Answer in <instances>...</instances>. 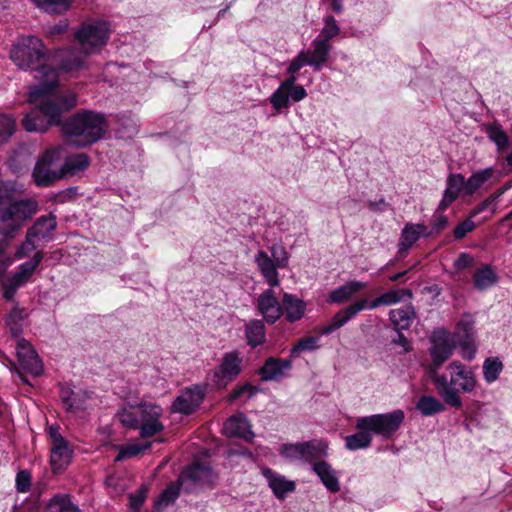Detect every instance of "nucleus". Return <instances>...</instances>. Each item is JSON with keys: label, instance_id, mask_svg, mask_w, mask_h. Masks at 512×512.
<instances>
[{"label": "nucleus", "instance_id": "obj_61", "mask_svg": "<svg viewBox=\"0 0 512 512\" xmlns=\"http://www.w3.org/2000/svg\"><path fill=\"white\" fill-rule=\"evenodd\" d=\"M77 195H78V188L76 186H70L66 189H63V190L57 192L53 196V200L56 203L62 204V203H65V202L75 199Z\"/></svg>", "mask_w": 512, "mask_h": 512}, {"label": "nucleus", "instance_id": "obj_51", "mask_svg": "<svg viewBox=\"0 0 512 512\" xmlns=\"http://www.w3.org/2000/svg\"><path fill=\"white\" fill-rule=\"evenodd\" d=\"M138 408L141 411L143 422L159 419V417L162 415V408L157 404L140 402L138 404Z\"/></svg>", "mask_w": 512, "mask_h": 512}, {"label": "nucleus", "instance_id": "obj_3", "mask_svg": "<svg viewBox=\"0 0 512 512\" xmlns=\"http://www.w3.org/2000/svg\"><path fill=\"white\" fill-rule=\"evenodd\" d=\"M108 128V120L104 113L83 109L64 121L62 132L71 145L85 148L103 139Z\"/></svg>", "mask_w": 512, "mask_h": 512}, {"label": "nucleus", "instance_id": "obj_5", "mask_svg": "<svg viewBox=\"0 0 512 512\" xmlns=\"http://www.w3.org/2000/svg\"><path fill=\"white\" fill-rule=\"evenodd\" d=\"M404 419L403 410L397 409L388 413L360 417L356 421V428L370 430L383 438H390L400 428Z\"/></svg>", "mask_w": 512, "mask_h": 512}, {"label": "nucleus", "instance_id": "obj_62", "mask_svg": "<svg viewBox=\"0 0 512 512\" xmlns=\"http://www.w3.org/2000/svg\"><path fill=\"white\" fill-rule=\"evenodd\" d=\"M435 213H437L435 211ZM448 225V217L446 215H433L431 221L430 233H434L435 235L440 234Z\"/></svg>", "mask_w": 512, "mask_h": 512}, {"label": "nucleus", "instance_id": "obj_53", "mask_svg": "<svg viewBox=\"0 0 512 512\" xmlns=\"http://www.w3.org/2000/svg\"><path fill=\"white\" fill-rule=\"evenodd\" d=\"M140 435L143 438L152 437L164 429V425L158 420L144 421L141 425L139 424Z\"/></svg>", "mask_w": 512, "mask_h": 512}, {"label": "nucleus", "instance_id": "obj_52", "mask_svg": "<svg viewBox=\"0 0 512 512\" xmlns=\"http://www.w3.org/2000/svg\"><path fill=\"white\" fill-rule=\"evenodd\" d=\"M14 131L15 121L9 116H0V146L8 141Z\"/></svg>", "mask_w": 512, "mask_h": 512}, {"label": "nucleus", "instance_id": "obj_41", "mask_svg": "<svg viewBox=\"0 0 512 512\" xmlns=\"http://www.w3.org/2000/svg\"><path fill=\"white\" fill-rule=\"evenodd\" d=\"M371 442L372 436L370 430H359L345 437V447L350 451L368 448Z\"/></svg>", "mask_w": 512, "mask_h": 512}, {"label": "nucleus", "instance_id": "obj_28", "mask_svg": "<svg viewBox=\"0 0 512 512\" xmlns=\"http://www.w3.org/2000/svg\"><path fill=\"white\" fill-rule=\"evenodd\" d=\"M413 297V293L410 289L402 288V289H393L389 290L374 300H372L368 304L369 309H375L384 305H393L403 301L405 298L411 299Z\"/></svg>", "mask_w": 512, "mask_h": 512}, {"label": "nucleus", "instance_id": "obj_12", "mask_svg": "<svg viewBox=\"0 0 512 512\" xmlns=\"http://www.w3.org/2000/svg\"><path fill=\"white\" fill-rule=\"evenodd\" d=\"M17 357L20 368L25 372L36 377L43 373V364L37 352L24 339L17 344Z\"/></svg>", "mask_w": 512, "mask_h": 512}, {"label": "nucleus", "instance_id": "obj_45", "mask_svg": "<svg viewBox=\"0 0 512 512\" xmlns=\"http://www.w3.org/2000/svg\"><path fill=\"white\" fill-rule=\"evenodd\" d=\"M420 236L417 231L416 224L407 223L401 231L399 250L401 253L407 251L419 240Z\"/></svg>", "mask_w": 512, "mask_h": 512}, {"label": "nucleus", "instance_id": "obj_44", "mask_svg": "<svg viewBox=\"0 0 512 512\" xmlns=\"http://www.w3.org/2000/svg\"><path fill=\"white\" fill-rule=\"evenodd\" d=\"M44 254L42 251L36 252L33 257L19 265L15 272L17 277L21 278L25 283L29 281L36 268L41 263Z\"/></svg>", "mask_w": 512, "mask_h": 512}, {"label": "nucleus", "instance_id": "obj_8", "mask_svg": "<svg viewBox=\"0 0 512 512\" xmlns=\"http://www.w3.org/2000/svg\"><path fill=\"white\" fill-rule=\"evenodd\" d=\"M59 150H47L41 159L35 164L32 177L39 187H48L56 180L62 179L63 171L52 169V165L58 160Z\"/></svg>", "mask_w": 512, "mask_h": 512}, {"label": "nucleus", "instance_id": "obj_64", "mask_svg": "<svg viewBox=\"0 0 512 512\" xmlns=\"http://www.w3.org/2000/svg\"><path fill=\"white\" fill-rule=\"evenodd\" d=\"M286 92L289 95V101L291 100L293 102H300L307 96V92L302 85H297Z\"/></svg>", "mask_w": 512, "mask_h": 512}, {"label": "nucleus", "instance_id": "obj_19", "mask_svg": "<svg viewBox=\"0 0 512 512\" xmlns=\"http://www.w3.org/2000/svg\"><path fill=\"white\" fill-rule=\"evenodd\" d=\"M289 448L297 451L301 458L308 462L320 461L328 455V444L320 439L296 443L295 446H289Z\"/></svg>", "mask_w": 512, "mask_h": 512}, {"label": "nucleus", "instance_id": "obj_54", "mask_svg": "<svg viewBox=\"0 0 512 512\" xmlns=\"http://www.w3.org/2000/svg\"><path fill=\"white\" fill-rule=\"evenodd\" d=\"M269 101L274 109L281 111L289 105V95L284 89L278 87L270 96Z\"/></svg>", "mask_w": 512, "mask_h": 512}, {"label": "nucleus", "instance_id": "obj_22", "mask_svg": "<svg viewBox=\"0 0 512 512\" xmlns=\"http://www.w3.org/2000/svg\"><path fill=\"white\" fill-rule=\"evenodd\" d=\"M262 474L278 499H284L287 493L293 492L296 488L293 481L287 480L284 476L275 473L270 468H263Z\"/></svg>", "mask_w": 512, "mask_h": 512}, {"label": "nucleus", "instance_id": "obj_40", "mask_svg": "<svg viewBox=\"0 0 512 512\" xmlns=\"http://www.w3.org/2000/svg\"><path fill=\"white\" fill-rule=\"evenodd\" d=\"M494 168L488 167L475 171L465 180L466 196L474 194L484 183H486L493 175Z\"/></svg>", "mask_w": 512, "mask_h": 512}, {"label": "nucleus", "instance_id": "obj_37", "mask_svg": "<svg viewBox=\"0 0 512 512\" xmlns=\"http://www.w3.org/2000/svg\"><path fill=\"white\" fill-rule=\"evenodd\" d=\"M45 512H80V509L71 502L68 494H57L47 503Z\"/></svg>", "mask_w": 512, "mask_h": 512}, {"label": "nucleus", "instance_id": "obj_33", "mask_svg": "<svg viewBox=\"0 0 512 512\" xmlns=\"http://www.w3.org/2000/svg\"><path fill=\"white\" fill-rule=\"evenodd\" d=\"M181 486L179 480L169 484L155 499V512H162L168 505L173 504L180 495Z\"/></svg>", "mask_w": 512, "mask_h": 512}, {"label": "nucleus", "instance_id": "obj_35", "mask_svg": "<svg viewBox=\"0 0 512 512\" xmlns=\"http://www.w3.org/2000/svg\"><path fill=\"white\" fill-rule=\"evenodd\" d=\"M364 287L365 284L359 281L347 282L345 285L332 290L329 294L328 301L330 303H343Z\"/></svg>", "mask_w": 512, "mask_h": 512}, {"label": "nucleus", "instance_id": "obj_30", "mask_svg": "<svg viewBox=\"0 0 512 512\" xmlns=\"http://www.w3.org/2000/svg\"><path fill=\"white\" fill-rule=\"evenodd\" d=\"M57 227L56 217L53 214L43 215L37 218L27 230L30 237L48 238Z\"/></svg>", "mask_w": 512, "mask_h": 512}, {"label": "nucleus", "instance_id": "obj_25", "mask_svg": "<svg viewBox=\"0 0 512 512\" xmlns=\"http://www.w3.org/2000/svg\"><path fill=\"white\" fill-rule=\"evenodd\" d=\"M313 49L305 51L308 54V61L314 71H320L323 65L326 63L331 50V45L326 40H320L316 38L312 42Z\"/></svg>", "mask_w": 512, "mask_h": 512}, {"label": "nucleus", "instance_id": "obj_32", "mask_svg": "<svg viewBox=\"0 0 512 512\" xmlns=\"http://www.w3.org/2000/svg\"><path fill=\"white\" fill-rule=\"evenodd\" d=\"M497 282L498 275L489 264L477 269L473 276V284L478 291H485Z\"/></svg>", "mask_w": 512, "mask_h": 512}, {"label": "nucleus", "instance_id": "obj_13", "mask_svg": "<svg viewBox=\"0 0 512 512\" xmlns=\"http://www.w3.org/2000/svg\"><path fill=\"white\" fill-rule=\"evenodd\" d=\"M224 434L229 438H239L251 443L255 437L251 425L244 413L230 416L223 426Z\"/></svg>", "mask_w": 512, "mask_h": 512}, {"label": "nucleus", "instance_id": "obj_24", "mask_svg": "<svg viewBox=\"0 0 512 512\" xmlns=\"http://www.w3.org/2000/svg\"><path fill=\"white\" fill-rule=\"evenodd\" d=\"M255 263L270 287L279 285L277 265L265 251L260 250L257 252L255 256Z\"/></svg>", "mask_w": 512, "mask_h": 512}, {"label": "nucleus", "instance_id": "obj_7", "mask_svg": "<svg viewBox=\"0 0 512 512\" xmlns=\"http://www.w3.org/2000/svg\"><path fill=\"white\" fill-rule=\"evenodd\" d=\"M48 433L52 444L50 455L51 468L54 474H59L69 465L73 452L68 442L59 433L57 426H50Z\"/></svg>", "mask_w": 512, "mask_h": 512}, {"label": "nucleus", "instance_id": "obj_47", "mask_svg": "<svg viewBox=\"0 0 512 512\" xmlns=\"http://www.w3.org/2000/svg\"><path fill=\"white\" fill-rule=\"evenodd\" d=\"M151 447V443H132L125 446H121L117 456L115 457V462H120L128 458H132L140 455L144 451L148 450Z\"/></svg>", "mask_w": 512, "mask_h": 512}, {"label": "nucleus", "instance_id": "obj_23", "mask_svg": "<svg viewBox=\"0 0 512 512\" xmlns=\"http://www.w3.org/2000/svg\"><path fill=\"white\" fill-rule=\"evenodd\" d=\"M306 302L294 294L284 293L282 298L283 313L286 320L294 323L303 318L306 310Z\"/></svg>", "mask_w": 512, "mask_h": 512}, {"label": "nucleus", "instance_id": "obj_49", "mask_svg": "<svg viewBox=\"0 0 512 512\" xmlns=\"http://www.w3.org/2000/svg\"><path fill=\"white\" fill-rule=\"evenodd\" d=\"M339 33L340 27L338 26L335 18L329 15L324 18V27L322 28L318 38L320 40H326V42L329 43V41L339 35Z\"/></svg>", "mask_w": 512, "mask_h": 512}, {"label": "nucleus", "instance_id": "obj_57", "mask_svg": "<svg viewBox=\"0 0 512 512\" xmlns=\"http://www.w3.org/2000/svg\"><path fill=\"white\" fill-rule=\"evenodd\" d=\"M475 223L470 219H466L455 226L453 235L456 240H462L465 236L475 229Z\"/></svg>", "mask_w": 512, "mask_h": 512}, {"label": "nucleus", "instance_id": "obj_60", "mask_svg": "<svg viewBox=\"0 0 512 512\" xmlns=\"http://www.w3.org/2000/svg\"><path fill=\"white\" fill-rule=\"evenodd\" d=\"M35 237H30L29 233H26L24 242L21 243V245L18 246L15 256L18 259L24 258L27 256L30 252L36 249V245L34 243Z\"/></svg>", "mask_w": 512, "mask_h": 512}, {"label": "nucleus", "instance_id": "obj_4", "mask_svg": "<svg viewBox=\"0 0 512 512\" xmlns=\"http://www.w3.org/2000/svg\"><path fill=\"white\" fill-rule=\"evenodd\" d=\"M74 37L85 55L100 51L110 37V25L105 20H87L75 30Z\"/></svg>", "mask_w": 512, "mask_h": 512}, {"label": "nucleus", "instance_id": "obj_42", "mask_svg": "<svg viewBox=\"0 0 512 512\" xmlns=\"http://www.w3.org/2000/svg\"><path fill=\"white\" fill-rule=\"evenodd\" d=\"M453 353V346L446 340L433 345L430 348V355L435 368H439L446 362Z\"/></svg>", "mask_w": 512, "mask_h": 512}, {"label": "nucleus", "instance_id": "obj_38", "mask_svg": "<svg viewBox=\"0 0 512 512\" xmlns=\"http://www.w3.org/2000/svg\"><path fill=\"white\" fill-rule=\"evenodd\" d=\"M416 409L422 416L428 417L443 412L445 406L436 397L423 395L418 399Z\"/></svg>", "mask_w": 512, "mask_h": 512}, {"label": "nucleus", "instance_id": "obj_6", "mask_svg": "<svg viewBox=\"0 0 512 512\" xmlns=\"http://www.w3.org/2000/svg\"><path fill=\"white\" fill-rule=\"evenodd\" d=\"M242 372V358L239 351L232 350L222 356L220 365L213 370L211 381L217 389H223Z\"/></svg>", "mask_w": 512, "mask_h": 512}, {"label": "nucleus", "instance_id": "obj_1", "mask_svg": "<svg viewBox=\"0 0 512 512\" xmlns=\"http://www.w3.org/2000/svg\"><path fill=\"white\" fill-rule=\"evenodd\" d=\"M48 52L43 41L35 35L18 37L10 50V58L23 71H35L37 84L29 91V101L36 102L54 91L58 85L57 70L44 62Z\"/></svg>", "mask_w": 512, "mask_h": 512}, {"label": "nucleus", "instance_id": "obj_46", "mask_svg": "<svg viewBox=\"0 0 512 512\" xmlns=\"http://www.w3.org/2000/svg\"><path fill=\"white\" fill-rule=\"evenodd\" d=\"M503 370V364L497 357H489L483 363V376L487 383L496 381Z\"/></svg>", "mask_w": 512, "mask_h": 512}, {"label": "nucleus", "instance_id": "obj_56", "mask_svg": "<svg viewBox=\"0 0 512 512\" xmlns=\"http://www.w3.org/2000/svg\"><path fill=\"white\" fill-rule=\"evenodd\" d=\"M117 415H118L119 421L124 426L131 428V429L139 428V420H138L137 415L134 412H132L126 408H122L118 411Z\"/></svg>", "mask_w": 512, "mask_h": 512}, {"label": "nucleus", "instance_id": "obj_59", "mask_svg": "<svg viewBox=\"0 0 512 512\" xmlns=\"http://www.w3.org/2000/svg\"><path fill=\"white\" fill-rule=\"evenodd\" d=\"M31 485V475L27 470H21L16 474L15 486L20 493L27 492Z\"/></svg>", "mask_w": 512, "mask_h": 512}, {"label": "nucleus", "instance_id": "obj_20", "mask_svg": "<svg viewBox=\"0 0 512 512\" xmlns=\"http://www.w3.org/2000/svg\"><path fill=\"white\" fill-rule=\"evenodd\" d=\"M312 471L318 476L323 486L331 493L341 489L337 471L326 461L313 462Z\"/></svg>", "mask_w": 512, "mask_h": 512}, {"label": "nucleus", "instance_id": "obj_29", "mask_svg": "<svg viewBox=\"0 0 512 512\" xmlns=\"http://www.w3.org/2000/svg\"><path fill=\"white\" fill-rule=\"evenodd\" d=\"M245 337L247 344L256 348L266 341L265 324L263 320L253 319L245 324Z\"/></svg>", "mask_w": 512, "mask_h": 512}, {"label": "nucleus", "instance_id": "obj_15", "mask_svg": "<svg viewBox=\"0 0 512 512\" xmlns=\"http://www.w3.org/2000/svg\"><path fill=\"white\" fill-rule=\"evenodd\" d=\"M291 368L292 360L290 358L269 357L257 370V374L260 376L261 382L278 381Z\"/></svg>", "mask_w": 512, "mask_h": 512}, {"label": "nucleus", "instance_id": "obj_58", "mask_svg": "<svg viewBox=\"0 0 512 512\" xmlns=\"http://www.w3.org/2000/svg\"><path fill=\"white\" fill-rule=\"evenodd\" d=\"M305 65L310 66L308 61V54L305 51H301L289 64L287 68V74H296Z\"/></svg>", "mask_w": 512, "mask_h": 512}, {"label": "nucleus", "instance_id": "obj_34", "mask_svg": "<svg viewBox=\"0 0 512 512\" xmlns=\"http://www.w3.org/2000/svg\"><path fill=\"white\" fill-rule=\"evenodd\" d=\"M90 159L85 153H76L66 157L63 165L60 167L63 171V177L67 175H75L79 171L88 168Z\"/></svg>", "mask_w": 512, "mask_h": 512}, {"label": "nucleus", "instance_id": "obj_18", "mask_svg": "<svg viewBox=\"0 0 512 512\" xmlns=\"http://www.w3.org/2000/svg\"><path fill=\"white\" fill-rule=\"evenodd\" d=\"M451 371V382L465 393H471L476 387V379L472 370L466 369L459 361L451 362L448 367Z\"/></svg>", "mask_w": 512, "mask_h": 512}, {"label": "nucleus", "instance_id": "obj_21", "mask_svg": "<svg viewBox=\"0 0 512 512\" xmlns=\"http://www.w3.org/2000/svg\"><path fill=\"white\" fill-rule=\"evenodd\" d=\"M212 478V468L202 463L196 462L193 465L185 468L179 476L178 480L181 485H183V483L186 481L192 483L193 485H204L210 483Z\"/></svg>", "mask_w": 512, "mask_h": 512}, {"label": "nucleus", "instance_id": "obj_36", "mask_svg": "<svg viewBox=\"0 0 512 512\" xmlns=\"http://www.w3.org/2000/svg\"><path fill=\"white\" fill-rule=\"evenodd\" d=\"M474 324L475 321L470 314H465L458 322V345L460 347H469L474 341Z\"/></svg>", "mask_w": 512, "mask_h": 512}, {"label": "nucleus", "instance_id": "obj_39", "mask_svg": "<svg viewBox=\"0 0 512 512\" xmlns=\"http://www.w3.org/2000/svg\"><path fill=\"white\" fill-rule=\"evenodd\" d=\"M43 13L54 15L62 14L71 7V0H31Z\"/></svg>", "mask_w": 512, "mask_h": 512}, {"label": "nucleus", "instance_id": "obj_27", "mask_svg": "<svg viewBox=\"0 0 512 512\" xmlns=\"http://www.w3.org/2000/svg\"><path fill=\"white\" fill-rule=\"evenodd\" d=\"M416 317L415 308L410 304L406 307L392 309L389 312V320L396 331L408 329Z\"/></svg>", "mask_w": 512, "mask_h": 512}, {"label": "nucleus", "instance_id": "obj_55", "mask_svg": "<svg viewBox=\"0 0 512 512\" xmlns=\"http://www.w3.org/2000/svg\"><path fill=\"white\" fill-rule=\"evenodd\" d=\"M270 252L273 257L274 263L277 267L285 268L288 265V253L286 249L280 244H274L270 247Z\"/></svg>", "mask_w": 512, "mask_h": 512}, {"label": "nucleus", "instance_id": "obj_11", "mask_svg": "<svg viewBox=\"0 0 512 512\" xmlns=\"http://www.w3.org/2000/svg\"><path fill=\"white\" fill-rule=\"evenodd\" d=\"M257 310L263 316V321L268 324L276 323L283 315L282 303L270 288L262 292L257 298Z\"/></svg>", "mask_w": 512, "mask_h": 512}, {"label": "nucleus", "instance_id": "obj_63", "mask_svg": "<svg viewBox=\"0 0 512 512\" xmlns=\"http://www.w3.org/2000/svg\"><path fill=\"white\" fill-rule=\"evenodd\" d=\"M473 262L474 258L470 254L463 252L458 256V258L455 259L454 268L458 271L464 270L470 267Z\"/></svg>", "mask_w": 512, "mask_h": 512}, {"label": "nucleus", "instance_id": "obj_16", "mask_svg": "<svg viewBox=\"0 0 512 512\" xmlns=\"http://www.w3.org/2000/svg\"><path fill=\"white\" fill-rule=\"evenodd\" d=\"M366 305V300H360L340 310L328 321L326 325H323L320 328V333L323 335L332 334L334 331L343 327L360 311H362L366 307Z\"/></svg>", "mask_w": 512, "mask_h": 512}, {"label": "nucleus", "instance_id": "obj_17", "mask_svg": "<svg viewBox=\"0 0 512 512\" xmlns=\"http://www.w3.org/2000/svg\"><path fill=\"white\" fill-rule=\"evenodd\" d=\"M430 378L434 383L439 395L444 402L456 409L462 408V400L459 396V390L455 388L454 383L448 381L446 375H439L435 370L430 373Z\"/></svg>", "mask_w": 512, "mask_h": 512}, {"label": "nucleus", "instance_id": "obj_50", "mask_svg": "<svg viewBox=\"0 0 512 512\" xmlns=\"http://www.w3.org/2000/svg\"><path fill=\"white\" fill-rule=\"evenodd\" d=\"M260 391V388L246 382L242 385L236 386L229 394L227 401L233 403L235 400L240 398L242 395L247 394V398L251 399L256 393Z\"/></svg>", "mask_w": 512, "mask_h": 512}, {"label": "nucleus", "instance_id": "obj_26", "mask_svg": "<svg viewBox=\"0 0 512 512\" xmlns=\"http://www.w3.org/2000/svg\"><path fill=\"white\" fill-rule=\"evenodd\" d=\"M23 128L30 133H44L51 125L36 105L22 119Z\"/></svg>", "mask_w": 512, "mask_h": 512}, {"label": "nucleus", "instance_id": "obj_10", "mask_svg": "<svg viewBox=\"0 0 512 512\" xmlns=\"http://www.w3.org/2000/svg\"><path fill=\"white\" fill-rule=\"evenodd\" d=\"M207 391L206 384H194L186 387L172 403L171 410L182 415H191L202 404Z\"/></svg>", "mask_w": 512, "mask_h": 512}, {"label": "nucleus", "instance_id": "obj_9", "mask_svg": "<svg viewBox=\"0 0 512 512\" xmlns=\"http://www.w3.org/2000/svg\"><path fill=\"white\" fill-rule=\"evenodd\" d=\"M77 104V97L74 94L58 97L57 99L42 100L37 106L45 116L51 127L63 125V114Z\"/></svg>", "mask_w": 512, "mask_h": 512}, {"label": "nucleus", "instance_id": "obj_31", "mask_svg": "<svg viewBox=\"0 0 512 512\" xmlns=\"http://www.w3.org/2000/svg\"><path fill=\"white\" fill-rule=\"evenodd\" d=\"M85 55L79 48V51L72 48L59 55V69L64 72H70L80 69L85 61Z\"/></svg>", "mask_w": 512, "mask_h": 512}, {"label": "nucleus", "instance_id": "obj_2", "mask_svg": "<svg viewBox=\"0 0 512 512\" xmlns=\"http://www.w3.org/2000/svg\"><path fill=\"white\" fill-rule=\"evenodd\" d=\"M38 207L34 199L15 198L12 187L0 181V235L6 239L15 238L37 213Z\"/></svg>", "mask_w": 512, "mask_h": 512}, {"label": "nucleus", "instance_id": "obj_48", "mask_svg": "<svg viewBox=\"0 0 512 512\" xmlns=\"http://www.w3.org/2000/svg\"><path fill=\"white\" fill-rule=\"evenodd\" d=\"M319 338L314 336H306L300 338L291 348L290 356L295 358L302 351L312 352L317 350L320 345L318 344Z\"/></svg>", "mask_w": 512, "mask_h": 512}, {"label": "nucleus", "instance_id": "obj_14", "mask_svg": "<svg viewBox=\"0 0 512 512\" xmlns=\"http://www.w3.org/2000/svg\"><path fill=\"white\" fill-rule=\"evenodd\" d=\"M466 195L465 177L461 173H450L446 179V188L443 192L436 212H444L460 194Z\"/></svg>", "mask_w": 512, "mask_h": 512}, {"label": "nucleus", "instance_id": "obj_43", "mask_svg": "<svg viewBox=\"0 0 512 512\" xmlns=\"http://www.w3.org/2000/svg\"><path fill=\"white\" fill-rule=\"evenodd\" d=\"M486 134L488 138L495 143L498 151H503L508 147L509 137L500 124L493 123L487 125Z\"/></svg>", "mask_w": 512, "mask_h": 512}]
</instances>
